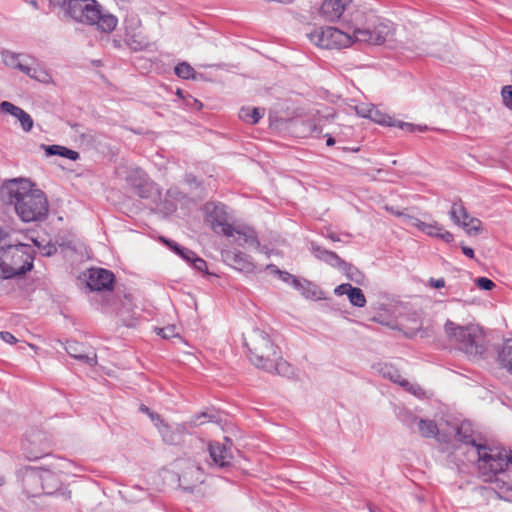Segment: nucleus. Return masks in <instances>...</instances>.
Masks as SVG:
<instances>
[{
	"label": "nucleus",
	"mask_w": 512,
	"mask_h": 512,
	"mask_svg": "<svg viewBox=\"0 0 512 512\" xmlns=\"http://www.w3.org/2000/svg\"><path fill=\"white\" fill-rule=\"evenodd\" d=\"M402 421L410 428L414 425L417 426L419 433L426 438L435 437L438 433V428L433 420L418 419L415 415L407 413Z\"/></svg>",
	"instance_id": "19"
},
{
	"label": "nucleus",
	"mask_w": 512,
	"mask_h": 512,
	"mask_svg": "<svg viewBox=\"0 0 512 512\" xmlns=\"http://www.w3.org/2000/svg\"><path fill=\"white\" fill-rule=\"evenodd\" d=\"M207 222L216 233H222L225 236H234V227L229 224V214L226 206L222 203H207L205 205Z\"/></svg>",
	"instance_id": "9"
},
{
	"label": "nucleus",
	"mask_w": 512,
	"mask_h": 512,
	"mask_svg": "<svg viewBox=\"0 0 512 512\" xmlns=\"http://www.w3.org/2000/svg\"><path fill=\"white\" fill-rule=\"evenodd\" d=\"M391 127H398V128H400L402 130H406V131H409V132H415V131L422 132V131H425L427 129L426 126H423V127L422 126H416L414 124L403 122V121L396 120V119H393Z\"/></svg>",
	"instance_id": "36"
},
{
	"label": "nucleus",
	"mask_w": 512,
	"mask_h": 512,
	"mask_svg": "<svg viewBox=\"0 0 512 512\" xmlns=\"http://www.w3.org/2000/svg\"><path fill=\"white\" fill-rule=\"evenodd\" d=\"M456 437L460 442L470 445L468 452L477 458L478 470L485 481H492L498 474L503 473L511 462L505 449L478 442L469 421H463L456 427Z\"/></svg>",
	"instance_id": "2"
},
{
	"label": "nucleus",
	"mask_w": 512,
	"mask_h": 512,
	"mask_svg": "<svg viewBox=\"0 0 512 512\" xmlns=\"http://www.w3.org/2000/svg\"><path fill=\"white\" fill-rule=\"evenodd\" d=\"M190 263L193 265V267L200 271V272H204L207 268V264L205 262V260H203L202 258H199L197 257V255L195 254L194 255V259H192L190 261Z\"/></svg>",
	"instance_id": "49"
},
{
	"label": "nucleus",
	"mask_w": 512,
	"mask_h": 512,
	"mask_svg": "<svg viewBox=\"0 0 512 512\" xmlns=\"http://www.w3.org/2000/svg\"><path fill=\"white\" fill-rule=\"evenodd\" d=\"M206 417H207V414H206V413H202V414H200V415L195 416V417L192 419L191 423H192L194 426L201 425V424H203L204 422H203V421H200V419H201V418H206Z\"/></svg>",
	"instance_id": "57"
},
{
	"label": "nucleus",
	"mask_w": 512,
	"mask_h": 512,
	"mask_svg": "<svg viewBox=\"0 0 512 512\" xmlns=\"http://www.w3.org/2000/svg\"><path fill=\"white\" fill-rule=\"evenodd\" d=\"M50 448L51 443L42 431L32 430L26 434L24 450L28 460H37L47 455Z\"/></svg>",
	"instance_id": "11"
},
{
	"label": "nucleus",
	"mask_w": 512,
	"mask_h": 512,
	"mask_svg": "<svg viewBox=\"0 0 512 512\" xmlns=\"http://www.w3.org/2000/svg\"><path fill=\"white\" fill-rule=\"evenodd\" d=\"M128 182L137 190L140 197H147L151 185L147 174L140 168H133L127 175Z\"/></svg>",
	"instance_id": "21"
},
{
	"label": "nucleus",
	"mask_w": 512,
	"mask_h": 512,
	"mask_svg": "<svg viewBox=\"0 0 512 512\" xmlns=\"http://www.w3.org/2000/svg\"><path fill=\"white\" fill-rule=\"evenodd\" d=\"M101 6L95 0H69L67 3V13L74 20L94 25L99 17Z\"/></svg>",
	"instance_id": "8"
},
{
	"label": "nucleus",
	"mask_w": 512,
	"mask_h": 512,
	"mask_svg": "<svg viewBox=\"0 0 512 512\" xmlns=\"http://www.w3.org/2000/svg\"><path fill=\"white\" fill-rule=\"evenodd\" d=\"M17 119L19 120L21 127L25 132L31 131L34 122L32 117L26 111L22 109V111L18 114Z\"/></svg>",
	"instance_id": "37"
},
{
	"label": "nucleus",
	"mask_w": 512,
	"mask_h": 512,
	"mask_svg": "<svg viewBox=\"0 0 512 512\" xmlns=\"http://www.w3.org/2000/svg\"><path fill=\"white\" fill-rule=\"evenodd\" d=\"M118 23V19L110 14V13H102L101 8L99 9V17L97 18V21H95L94 24L97 25L98 29L109 33L112 32Z\"/></svg>",
	"instance_id": "25"
},
{
	"label": "nucleus",
	"mask_w": 512,
	"mask_h": 512,
	"mask_svg": "<svg viewBox=\"0 0 512 512\" xmlns=\"http://www.w3.org/2000/svg\"><path fill=\"white\" fill-rule=\"evenodd\" d=\"M437 237L441 238L442 240H444L447 243L452 242L454 239L453 235L449 231L445 230L444 228L442 231H440V233H437Z\"/></svg>",
	"instance_id": "52"
},
{
	"label": "nucleus",
	"mask_w": 512,
	"mask_h": 512,
	"mask_svg": "<svg viewBox=\"0 0 512 512\" xmlns=\"http://www.w3.org/2000/svg\"><path fill=\"white\" fill-rule=\"evenodd\" d=\"M398 216L402 217V223L406 226H412L418 228L420 231H422V225L425 224V222L421 221L420 219L405 215L403 213H397Z\"/></svg>",
	"instance_id": "39"
},
{
	"label": "nucleus",
	"mask_w": 512,
	"mask_h": 512,
	"mask_svg": "<svg viewBox=\"0 0 512 512\" xmlns=\"http://www.w3.org/2000/svg\"><path fill=\"white\" fill-rule=\"evenodd\" d=\"M51 473H41V468L26 466L17 471V478L21 481L23 490L28 497L40 494L42 481H48Z\"/></svg>",
	"instance_id": "10"
},
{
	"label": "nucleus",
	"mask_w": 512,
	"mask_h": 512,
	"mask_svg": "<svg viewBox=\"0 0 512 512\" xmlns=\"http://www.w3.org/2000/svg\"><path fill=\"white\" fill-rule=\"evenodd\" d=\"M310 250L312 254L319 260L329 264L332 267H337L342 270H347L351 266L341 259L336 253L329 251L316 243H311Z\"/></svg>",
	"instance_id": "18"
},
{
	"label": "nucleus",
	"mask_w": 512,
	"mask_h": 512,
	"mask_svg": "<svg viewBox=\"0 0 512 512\" xmlns=\"http://www.w3.org/2000/svg\"><path fill=\"white\" fill-rule=\"evenodd\" d=\"M402 387L405 388L411 394H413V395H415V396H417L419 398L424 396L423 389L419 385H417V384H412V383L408 382L407 385L402 386Z\"/></svg>",
	"instance_id": "48"
},
{
	"label": "nucleus",
	"mask_w": 512,
	"mask_h": 512,
	"mask_svg": "<svg viewBox=\"0 0 512 512\" xmlns=\"http://www.w3.org/2000/svg\"><path fill=\"white\" fill-rule=\"evenodd\" d=\"M114 282V275L106 269H93L90 271L88 286L92 290H109Z\"/></svg>",
	"instance_id": "16"
},
{
	"label": "nucleus",
	"mask_w": 512,
	"mask_h": 512,
	"mask_svg": "<svg viewBox=\"0 0 512 512\" xmlns=\"http://www.w3.org/2000/svg\"><path fill=\"white\" fill-rule=\"evenodd\" d=\"M34 245L37 246L40 253L44 256H52L57 252V248L54 244L48 242L45 245H42L38 240H33Z\"/></svg>",
	"instance_id": "42"
},
{
	"label": "nucleus",
	"mask_w": 512,
	"mask_h": 512,
	"mask_svg": "<svg viewBox=\"0 0 512 512\" xmlns=\"http://www.w3.org/2000/svg\"><path fill=\"white\" fill-rule=\"evenodd\" d=\"M429 284L433 288H442L445 286V280L443 278H439V279L430 278Z\"/></svg>",
	"instance_id": "54"
},
{
	"label": "nucleus",
	"mask_w": 512,
	"mask_h": 512,
	"mask_svg": "<svg viewBox=\"0 0 512 512\" xmlns=\"http://www.w3.org/2000/svg\"><path fill=\"white\" fill-rule=\"evenodd\" d=\"M244 341L249 359L257 368L281 376L292 375V367L278 355L277 347L266 332L253 329L244 337Z\"/></svg>",
	"instance_id": "3"
},
{
	"label": "nucleus",
	"mask_w": 512,
	"mask_h": 512,
	"mask_svg": "<svg viewBox=\"0 0 512 512\" xmlns=\"http://www.w3.org/2000/svg\"><path fill=\"white\" fill-rule=\"evenodd\" d=\"M41 148L44 149L46 156H60L64 158H68L72 161H76L80 158V155L77 151L71 150L67 147L61 145H41Z\"/></svg>",
	"instance_id": "23"
},
{
	"label": "nucleus",
	"mask_w": 512,
	"mask_h": 512,
	"mask_svg": "<svg viewBox=\"0 0 512 512\" xmlns=\"http://www.w3.org/2000/svg\"><path fill=\"white\" fill-rule=\"evenodd\" d=\"M348 299L353 306L364 307L366 305V298L363 291L358 287L349 289Z\"/></svg>",
	"instance_id": "31"
},
{
	"label": "nucleus",
	"mask_w": 512,
	"mask_h": 512,
	"mask_svg": "<svg viewBox=\"0 0 512 512\" xmlns=\"http://www.w3.org/2000/svg\"><path fill=\"white\" fill-rule=\"evenodd\" d=\"M475 282L477 286L483 290H491L495 286L494 282L486 277H479Z\"/></svg>",
	"instance_id": "46"
},
{
	"label": "nucleus",
	"mask_w": 512,
	"mask_h": 512,
	"mask_svg": "<svg viewBox=\"0 0 512 512\" xmlns=\"http://www.w3.org/2000/svg\"><path fill=\"white\" fill-rule=\"evenodd\" d=\"M221 256L228 265L238 271L245 273H253L256 271V265L247 254L236 250H224Z\"/></svg>",
	"instance_id": "15"
},
{
	"label": "nucleus",
	"mask_w": 512,
	"mask_h": 512,
	"mask_svg": "<svg viewBox=\"0 0 512 512\" xmlns=\"http://www.w3.org/2000/svg\"><path fill=\"white\" fill-rule=\"evenodd\" d=\"M184 260L190 263L192 259H194L195 253L187 248H185L182 253L179 254Z\"/></svg>",
	"instance_id": "55"
},
{
	"label": "nucleus",
	"mask_w": 512,
	"mask_h": 512,
	"mask_svg": "<svg viewBox=\"0 0 512 512\" xmlns=\"http://www.w3.org/2000/svg\"><path fill=\"white\" fill-rule=\"evenodd\" d=\"M33 248L28 244H8L0 246V277L13 278L25 274L33 267Z\"/></svg>",
	"instance_id": "5"
},
{
	"label": "nucleus",
	"mask_w": 512,
	"mask_h": 512,
	"mask_svg": "<svg viewBox=\"0 0 512 512\" xmlns=\"http://www.w3.org/2000/svg\"><path fill=\"white\" fill-rule=\"evenodd\" d=\"M0 111L17 118L18 114L22 111V108L12 104L11 102L3 101L0 103Z\"/></svg>",
	"instance_id": "41"
},
{
	"label": "nucleus",
	"mask_w": 512,
	"mask_h": 512,
	"mask_svg": "<svg viewBox=\"0 0 512 512\" xmlns=\"http://www.w3.org/2000/svg\"><path fill=\"white\" fill-rule=\"evenodd\" d=\"M164 242L166 243L167 246H169L175 253H177L178 255L180 253H182V251L185 250L184 247H181L180 245H178L177 243L173 242V241H169V240H164Z\"/></svg>",
	"instance_id": "53"
},
{
	"label": "nucleus",
	"mask_w": 512,
	"mask_h": 512,
	"mask_svg": "<svg viewBox=\"0 0 512 512\" xmlns=\"http://www.w3.org/2000/svg\"><path fill=\"white\" fill-rule=\"evenodd\" d=\"M0 198L5 204L13 205L24 222L40 221L47 216L48 200L28 178L5 180L0 187Z\"/></svg>",
	"instance_id": "1"
},
{
	"label": "nucleus",
	"mask_w": 512,
	"mask_h": 512,
	"mask_svg": "<svg viewBox=\"0 0 512 512\" xmlns=\"http://www.w3.org/2000/svg\"><path fill=\"white\" fill-rule=\"evenodd\" d=\"M296 289L299 290L302 293V295L305 296L306 298H310V299L320 298L318 295L319 291H318L317 287L307 280H303V281L300 280L299 288H296Z\"/></svg>",
	"instance_id": "32"
},
{
	"label": "nucleus",
	"mask_w": 512,
	"mask_h": 512,
	"mask_svg": "<svg viewBox=\"0 0 512 512\" xmlns=\"http://www.w3.org/2000/svg\"><path fill=\"white\" fill-rule=\"evenodd\" d=\"M498 362L512 376V340H508L500 349Z\"/></svg>",
	"instance_id": "24"
},
{
	"label": "nucleus",
	"mask_w": 512,
	"mask_h": 512,
	"mask_svg": "<svg viewBox=\"0 0 512 512\" xmlns=\"http://www.w3.org/2000/svg\"><path fill=\"white\" fill-rule=\"evenodd\" d=\"M308 132L309 133H320L321 130H319L316 126V124L309 122L308 124Z\"/></svg>",
	"instance_id": "60"
},
{
	"label": "nucleus",
	"mask_w": 512,
	"mask_h": 512,
	"mask_svg": "<svg viewBox=\"0 0 512 512\" xmlns=\"http://www.w3.org/2000/svg\"><path fill=\"white\" fill-rule=\"evenodd\" d=\"M187 105L195 109H200L202 107L201 102L192 97L187 101Z\"/></svg>",
	"instance_id": "56"
},
{
	"label": "nucleus",
	"mask_w": 512,
	"mask_h": 512,
	"mask_svg": "<svg viewBox=\"0 0 512 512\" xmlns=\"http://www.w3.org/2000/svg\"><path fill=\"white\" fill-rule=\"evenodd\" d=\"M370 120L374 121L375 123H378L380 125L390 126L392 124L393 118L379 109H377L375 106L372 107L371 113L369 115Z\"/></svg>",
	"instance_id": "33"
},
{
	"label": "nucleus",
	"mask_w": 512,
	"mask_h": 512,
	"mask_svg": "<svg viewBox=\"0 0 512 512\" xmlns=\"http://www.w3.org/2000/svg\"><path fill=\"white\" fill-rule=\"evenodd\" d=\"M266 269L267 270H270L272 273L278 275L284 282H287V283H290L293 285L294 288H299V285H300V280L297 279L295 276H293L292 274L286 272V271H281L279 270L275 265L273 264H268L266 266Z\"/></svg>",
	"instance_id": "30"
},
{
	"label": "nucleus",
	"mask_w": 512,
	"mask_h": 512,
	"mask_svg": "<svg viewBox=\"0 0 512 512\" xmlns=\"http://www.w3.org/2000/svg\"><path fill=\"white\" fill-rule=\"evenodd\" d=\"M0 338L9 344H14L17 342V339L14 337V335H12L11 333H9L7 331H1Z\"/></svg>",
	"instance_id": "51"
},
{
	"label": "nucleus",
	"mask_w": 512,
	"mask_h": 512,
	"mask_svg": "<svg viewBox=\"0 0 512 512\" xmlns=\"http://www.w3.org/2000/svg\"><path fill=\"white\" fill-rule=\"evenodd\" d=\"M444 331L449 341L470 359H482L487 351L483 329L477 324L460 325L447 320Z\"/></svg>",
	"instance_id": "4"
},
{
	"label": "nucleus",
	"mask_w": 512,
	"mask_h": 512,
	"mask_svg": "<svg viewBox=\"0 0 512 512\" xmlns=\"http://www.w3.org/2000/svg\"><path fill=\"white\" fill-rule=\"evenodd\" d=\"M391 34L392 27L388 23H379L373 30L361 29L354 26L355 43L380 45L383 44Z\"/></svg>",
	"instance_id": "12"
},
{
	"label": "nucleus",
	"mask_w": 512,
	"mask_h": 512,
	"mask_svg": "<svg viewBox=\"0 0 512 512\" xmlns=\"http://www.w3.org/2000/svg\"><path fill=\"white\" fill-rule=\"evenodd\" d=\"M504 105L512 110V85L504 86L501 91Z\"/></svg>",
	"instance_id": "44"
},
{
	"label": "nucleus",
	"mask_w": 512,
	"mask_h": 512,
	"mask_svg": "<svg viewBox=\"0 0 512 512\" xmlns=\"http://www.w3.org/2000/svg\"><path fill=\"white\" fill-rule=\"evenodd\" d=\"M194 69L188 63L182 62L175 67V74L183 79L194 78Z\"/></svg>",
	"instance_id": "35"
},
{
	"label": "nucleus",
	"mask_w": 512,
	"mask_h": 512,
	"mask_svg": "<svg viewBox=\"0 0 512 512\" xmlns=\"http://www.w3.org/2000/svg\"><path fill=\"white\" fill-rule=\"evenodd\" d=\"M232 441L225 437L223 442H211L209 444V454L212 459L213 465L224 468L230 466L232 454Z\"/></svg>",
	"instance_id": "13"
},
{
	"label": "nucleus",
	"mask_w": 512,
	"mask_h": 512,
	"mask_svg": "<svg viewBox=\"0 0 512 512\" xmlns=\"http://www.w3.org/2000/svg\"><path fill=\"white\" fill-rule=\"evenodd\" d=\"M374 105L372 104H360V105H356L354 107L357 115H359L360 117H363V118H369V115L371 113V109Z\"/></svg>",
	"instance_id": "45"
},
{
	"label": "nucleus",
	"mask_w": 512,
	"mask_h": 512,
	"mask_svg": "<svg viewBox=\"0 0 512 512\" xmlns=\"http://www.w3.org/2000/svg\"><path fill=\"white\" fill-rule=\"evenodd\" d=\"M124 41L132 51H141L148 46L146 38L137 33H127Z\"/></svg>",
	"instance_id": "29"
},
{
	"label": "nucleus",
	"mask_w": 512,
	"mask_h": 512,
	"mask_svg": "<svg viewBox=\"0 0 512 512\" xmlns=\"http://www.w3.org/2000/svg\"><path fill=\"white\" fill-rule=\"evenodd\" d=\"M19 57H20L19 54L9 52V51H4L2 53V58H3L5 65L12 67V68H16V69L18 68V65L21 62L19 60Z\"/></svg>",
	"instance_id": "38"
},
{
	"label": "nucleus",
	"mask_w": 512,
	"mask_h": 512,
	"mask_svg": "<svg viewBox=\"0 0 512 512\" xmlns=\"http://www.w3.org/2000/svg\"><path fill=\"white\" fill-rule=\"evenodd\" d=\"M235 242L244 248L261 249V244L258 239L257 233L251 227H234Z\"/></svg>",
	"instance_id": "17"
},
{
	"label": "nucleus",
	"mask_w": 512,
	"mask_h": 512,
	"mask_svg": "<svg viewBox=\"0 0 512 512\" xmlns=\"http://www.w3.org/2000/svg\"><path fill=\"white\" fill-rule=\"evenodd\" d=\"M449 216L451 220L458 226H461L462 221L468 220L469 218V214L460 200L453 202L449 211Z\"/></svg>",
	"instance_id": "27"
},
{
	"label": "nucleus",
	"mask_w": 512,
	"mask_h": 512,
	"mask_svg": "<svg viewBox=\"0 0 512 512\" xmlns=\"http://www.w3.org/2000/svg\"><path fill=\"white\" fill-rule=\"evenodd\" d=\"M158 334L161 335L165 339H169V338L177 336L178 332L176 331L175 326H167V327L159 329Z\"/></svg>",
	"instance_id": "47"
},
{
	"label": "nucleus",
	"mask_w": 512,
	"mask_h": 512,
	"mask_svg": "<svg viewBox=\"0 0 512 512\" xmlns=\"http://www.w3.org/2000/svg\"><path fill=\"white\" fill-rule=\"evenodd\" d=\"M7 233L0 229V246H2L6 241Z\"/></svg>",
	"instance_id": "61"
},
{
	"label": "nucleus",
	"mask_w": 512,
	"mask_h": 512,
	"mask_svg": "<svg viewBox=\"0 0 512 512\" xmlns=\"http://www.w3.org/2000/svg\"><path fill=\"white\" fill-rule=\"evenodd\" d=\"M28 3L34 8H38V3L36 0H29Z\"/></svg>",
	"instance_id": "64"
},
{
	"label": "nucleus",
	"mask_w": 512,
	"mask_h": 512,
	"mask_svg": "<svg viewBox=\"0 0 512 512\" xmlns=\"http://www.w3.org/2000/svg\"><path fill=\"white\" fill-rule=\"evenodd\" d=\"M352 288V285L349 284V283H344V284H341L339 286H337L335 288V294L336 295H347L348 296V293H349V289Z\"/></svg>",
	"instance_id": "50"
},
{
	"label": "nucleus",
	"mask_w": 512,
	"mask_h": 512,
	"mask_svg": "<svg viewBox=\"0 0 512 512\" xmlns=\"http://www.w3.org/2000/svg\"><path fill=\"white\" fill-rule=\"evenodd\" d=\"M462 252L469 258H474V250L467 246H462Z\"/></svg>",
	"instance_id": "59"
},
{
	"label": "nucleus",
	"mask_w": 512,
	"mask_h": 512,
	"mask_svg": "<svg viewBox=\"0 0 512 512\" xmlns=\"http://www.w3.org/2000/svg\"><path fill=\"white\" fill-rule=\"evenodd\" d=\"M461 227L467 232V234L477 235L481 231V221L469 216L468 220L462 221Z\"/></svg>",
	"instance_id": "34"
},
{
	"label": "nucleus",
	"mask_w": 512,
	"mask_h": 512,
	"mask_svg": "<svg viewBox=\"0 0 512 512\" xmlns=\"http://www.w3.org/2000/svg\"><path fill=\"white\" fill-rule=\"evenodd\" d=\"M307 37L311 43L325 49H342L355 43L354 26L347 31L332 26L315 27Z\"/></svg>",
	"instance_id": "7"
},
{
	"label": "nucleus",
	"mask_w": 512,
	"mask_h": 512,
	"mask_svg": "<svg viewBox=\"0 0 512 512\" xmlns=\"http://www.w3.org/2000/svg\"><path fill=\"white\" fill-rule=\"evenodd\" d=\"M334 143H335L334 138H333V137H331V136H329V137H328V139H327V141H326V144H327L328 146H332V145H334Z\"/></svg>",
	"instance_id": "63"
},
{
	"label": "nucleus",
	"mask_w": 512,
	"mask_h": 512,
	"mask_svg": "<svg viewBox=\"0 0 512 512\" xmlns=\"http://www.w3.org/2000/svg\"><path fill=\"white\" fill-rule=\"evenodd\" d=\"M365 10L362 0H323L318 8V16L326 22H336L346 16L351 21H360Z\"/></svg>",
	"instance_id": "6"
},
{
	"label": "nucleus",
	"mask_w": 512,
	"mask_h": 512,
	"mask_svg": "<svg viewBox=\"0 0 512 512\" xmlns=\"http://www.w3.org/2000/svg\"><path fill=\"white\" fill-rule=\"evenodd\" d=\"M327 238L331 239L332 241H340V239L335 235V233H329L327 235Z\"/></svg>",
	"instance_id": "62"
},
{
	"label": "nucleus",
	"mask_w": 512,
	"mask_h": 512,
	"mask_svg": "<svg viewBox=\"0 0 512 512\" xmlns=\"http://www.w3.org/2000/svg\"><path fill=\"white\" fill-rule=\"evenodd\" d=\"M66 352L73 358L93 366L97 363V355L93 350L85 351L83 344L69 341L65 346Z\"/></svg>",
	"instance_id": "20"
},
{
	"label": "nucleus",
	"mask_w": 512,
	"mask_h": 512,
	"mask_svg": "<svg viewBox=\"0 0 512 512\" xmlns=\"http://www.w3.org/2000/svg\"><path fill=\"white\" fill-rule=\"evenodd\" d=\"M68 463L64 460H56L47 468H41V473H51L48 481H42V489L47 494H52L62 483V475L65 473Z\"/></svg>",
	"instance_id": "14"
},
{
	"label": "nucleus",
	"mask_w": 512,
	"mask_h": 512,
	"mask_svg": "<svg viewBox=\"0 0 512 512\" xmlns=\"http://www.w3.org/2000/svg\"><path fill=\"white\" fill-rule=\"evenodd\" d=\"M443 230V227L440 226L437 222L433 223H425L422 225V232L426 233L429 236L437 237V233Z\"/></svg>",
	"instance_id": "43"
},
{
	"label": "nucleus",
	"mask_w": 512,
	"mask_h": 512,
	"mask_svg": "<svg viewBox=\"0 0 512 512\" xmlns=\"http://www.w3.org/2000/svg\"><path fill=\"white\" fill-rule=\"evenodd\" d=\"M204 481L203 471L196 465H189L179 477L180 486L185 490H192L198 483Z\"/></svg>",
	"instance_id": "22"
},
{
	"label": "nucleus",
	"mask_w": 512,
	"mask_h": 512,
	"mask_svg": "<svg viewBox=\"0 0 512 512\" xmlns=\"http://www.w3.org/2000/svg\"><path fill=\"white\" fill-rule=\"evenodd\" d=\"M18 70H20L21 72H23L24 74L28 75L29 77L31 78H35L37 80H40V81H45L46 77H47V74L45 73H42L43 74V78H41L38 74H37V70L35 68H32L26 64H23L22 62H20V64L18 65Z\"/></svg>",
	"instance_id": "40"
},
{
	"label": "nucleus",
	"mask_w": 512,
	"mask_h": 512,
	"mask_svg": "<svg viewBox=\"0 0 512 512\" xmlns=\"http://www.w3.org/2000/svg\"><path fill=\"white\" fill-rule=\"evenodd\" d=\"M140 410H141L142 412H145V413L149 414V416L151 417V419H152L153 421H154L155 419L160 420L159 415H157V414H154V413L150 412L148 407H146V406H143V405H142V406L140 407Z\"/></svg>",
	"instance_id": "58"
},
{
	"label": "nucleus",
	"mask_w": 512,
	"mask_h": 512,
	"mask_svg": "<svg viewBox=\"0 0 512 512\" xmlns=\"http://www.w3.org/2000/svg\"><path fill=\"white\" fill-rule=\"evenodd\" d=\"M264 109L255 107H242L239 111V118L249 124H256L264 116Z\"/></svg>",
	"instance_id": "26"
},
{
	"label": "nucleus",
	"mask_w": 512,
	"mask_h": 512,
	"mask_svg": "<svg viewBox=\"0 0 512 512\" xmlns=\"http://www.w3.org/2000/svg\"><path fill=\"white\" fill-rule=\"evenodd\" d=\"M380 373L384 378L391 380L394 383L399 384L400 386H405L408 384V381L404 379L400 372L393 367L392 365L385 364L380 368Z\"/></svg>",
	"instance_id": "28"
}]
</instances>
